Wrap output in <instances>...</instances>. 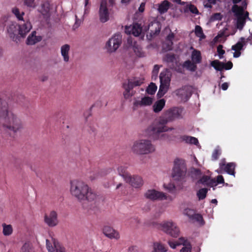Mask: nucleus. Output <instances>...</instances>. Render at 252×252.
<instances>
[{
  "instance_id": "1",
  "label": "nucleus",
  "mask_w": 252,
  "mask_h": 252,
  "mask_svg": "<svg viewBox=\"0 0 252 252\" xmlns=\"http://www.w3.org/2000/svg\"><path fill=\"white\" fill-rule=\"evenodd\" d=\"M181 112L178 108L175 107L166 111L164 115L157 121H155L146 129L147 134L154 140H165L168 135L164 132L172 130L166 125L168 123L178 118L180 116Z\"/></svg>"
},
{
  "instance_id": "2",
  "label": "nucleus",
  "mask_w": 252,
  "mask_h": 252,
  "mask_svg": "<svg viewBox=\"0 0 252 252\" xmlns=\"http://www.w3.org/2000/svg\"><path fill=\"white\" fill-rule=\"evenodd\" d=\"M0 125L3 135L14 137L23 128V123L18 115L8 110V104L0 98Z\"/></svg>"
},
{
  "instance_id": "3",
  "label": "nucleus",
  "mask_w": 252,
  "mask_h": 252,
  "mask_svg": "<svg viewBox=\"0 0 252 252\" xmlns=\"http://www.w3.org/2000/svg\"><path fill=\"white\" fill-rule=\"evenodd\" d=\"M70 193L78 201H94L96 194L93 190L83 181L73 180L70 181Z\"/></svg>"
},
{
  "instance_id": "4",
  "label": "nucleus",
  "mask_w": 252,
  "mask_h": 252,
  "mask_svg": "<svg viewBox=\"0 0 252 252\" xmlns=\"http://www.w3.org/2000/svg\"><path fill=\"white\" fill-rule=\"evenodd\" d=\"M32 28L31 23L27 21L23 24L18 25L16 22H11L7 26V31L10 38L17 42L19 35L22 37L26 36Z\"/></svg>"
},
{
  "instance_id": "5",
  "label": "nucleus",
  "mask_w": 252,
  "mask_h": 252,
  "mask_svg": "<svg viewBox=\"0 0 252 252\" xmlns=\"http://www.w3.org/2000/svg\"><path fill=\"white\" fill-rule=\"evenodd\" d=\"M132 152L138 155L152 153L155 151V146L150 140L141 139L135 141L131 148Z\"/></svg>"
},
{
  "instance_id": "6",
  "label": "nucleus",
  "mask_w": 252,
  "mask_h": 252,
  "mask_svg": "<svg viewBox=\"0 0 252 252\" xmlns=\"http://www.w3.org/2000/svg\"><path fill=\"white\" fill-rule=\"evenodd\" d=\"M232 11L236 17V27L239 30H242L246 24V20H251L249 17V13L244 11L243 6L234 4L232 7Z\"/></svg>"
},
{
  "instance_id": "7",
  "label": "nucleus",
  "mask_w": 252,
  "mask_h": 252,
  "mask_svg": "<svg viewBox=\"0 0 252 252\" xmlns=\"http://www.w3.org/2000/svg\"><path fill=\"white\" fill-rule=\"evenodd\" d=\"M187 168L185 160L177 158L174 162L172 176L177 181L183 180L187 174Z\"/></svg>"
},
{
  "instance_id": "8",
  "label": "nucleus",
  "mask_w": 252,
  "mask_h": 252,
  "mask_svg": "<svg viewBox=\"0 0 252 252\" xmlns=\"http://www.w3.org/2000/svg\"><path fill=\"white\" fill-rule=\"evenodd\" d=\"M122 42V36L120 33L115 34L106 42L105 48L110 53L116 51L121 45Z\"/></svg>"
},
{
  "instance_id": "9",
  "label": "nucleus",
  "mask_w": 252,
  "mask_h": 252,
  "mask_svg": "<svg viewBox=\"0 0 252 252\" xmlns=\"http://www.w3.org/2000/svg\"><path fill=\"white\" fill-rule=\"evenodd\" d=\"M162 230L173 237L179 236L180 230L177 225L172 221H166L161 225Z\"/></svg>"
},
{
  "instance_id": "10",
  "label": "nucleus",
  "mask_w": 252,
  "mask_h": 252,
  "mask_svg": "<svg viewBox=\"0 0 252 252\" xmlns=\"http://www.w3.org/2000/svg\"><path fill=\"white\" fill-rule=\"evenodd\" d=\"M144 195L146 199L152 201L167 199V196L165 193L154 189H148Z\"/></svg>"
},
{
  "instance_id": "11",
  "label": "nucleus",
  "mask_w": 252,
  "mask_h": 252,
  "mask_svg": "<svg viewBox=\"0 0 252 252\" xmlns=\"http://www.w3.org/2000/svg\"><path fill=\"white\" fill-rule=\"evenodd\" d=\"M175 94L182 101L186 102L188 100L192 94L191 89L189 86H184L176 90Z\"/></svg>"
},
{
  "instance_id": "12",
  "label": "nucleus",
  "mask_w": 252,
  "mask_h": 252,
  "mask_svg": "<svg viewBox=\"0 0 252 252\" xmlns=\"http://www.w3.org/2000/svg\"><path fill=\"white\" fill-rule=\"evenodd\" d=\"M44 221L49 227H54L58 225L59 220L57 213L55 211H51L44 216Z\"/></svg>"
},
{
  "instance_id": "13",
  "label": "nucleus",
  "mask_w": 252,
  "mask_h": 252,
  "mask_svg": "<svg viewBox=\"0 0 252 252\" xmlns=\"http://www.w3.org/2000/svg\"><path fill=\"white\" fill-rule=\"evenodd\" d=\"M220 173L226 172L227 174L235 176L236 163L234 162H229L225 163V161H221L220 164Z\"/></svg>"
},
{
  "instance_id": "14",
  "label": "nucleus",
  "mask_w": 252,
  "mask_h": 252,
  "mask_svg": "<svg viewBox=\"0 0 252 252\" xmlns=\"http://www.w3.org/2000/svg\"><path fill=\"white\" fill-rule=\"evenodd\" d=\"M125 181L134 188H140L143 185L142 177L138 175H130Z\"/></svg>"
},
{
  "instance_id": "15",
  "label": "nucleus",
  "mask_w": 252,
  "mask_h": 252,
  "mask_svg": "<svg viewBox=\"0 0 252 252\" xmlns=\"http://www.w3.org/2000/svg\"><path fill=\"white\" fill-rule=\"evenodd\" d=\"M99 19L101 22L105 23L109 19V13L106 2H101L99 10Z\"/></svg>"
},
{
  "instance_id": "16",
  "label": "nucleus",
  "mask_w": 252,
  "mask_h": 252,
  "mask_svg": "<svg viewBox=\"0 0 252 252\" xmlns=\"http://www.w3.org/2000/svg\"><path fill=\"white\" fill-rule=\"evenodd\" d=\"M241 41H238L236 44L232 46L231 49L235 51L233 53L234 58H238L240 56L241 53V50L243 49L244 46L246 45L247 41L244 37H241Z\"/></svg>"
},
{
  "instance_id": "17",
  "label": "nucleus",
  "mask_w": 252,
  "mask_h": 252,
  "mask_svg": "<svg viewBox=\"0 0 252 252\" xmlns=\"http://www.w3.org/2000/svg\"><path fill=\"white\" fill-rule=\"evenodd\" d=\"M142 27L141 24L138 23H134L132 27H126V33L127 34H132L135 36H139L142 32Z\"/></svg>"
},
{
  "instance_id": "18",
  "label": "nucleus",
  "mask_w": 252,
  "mask_h": 252,
  "mask_svg": "<svg viewBox=\"0 0 252 252\" xmlns=\"http://www.w3.org/2000/svg\"><path fill=\"white\" fill-rule=\"evenodd\" d=\"M50 4L48 2L42 3L39 9V12L43 16V18L47 23L49 22L50 17Z\"/></svg>"
},
{
  "instance_id": "19",
  "label": "nucleus",
  "mask_w": 252,
  "mask_h": 252,
  "mask_svg": "<svg viewBox=\"0 0 252 252\" xmlns=\"http://www.w3.org/2000/svg\"><path fill=\"white\" fill-rule=\"evenodd\" d=\"M103 234L110 239H118L120 235L118 231L109 226H105L103 228Z\"/></svg>"
},
{
  "instance_id": "20",
  "label": "nucleus",
  "mask_w": 252,
  "mask_h": 252,
  "mask_svg": "<svg viewBox=\"0 0 252 252\" xmlns=\"http://www.w3.org/2000/svg\"><path fill=\"white\" fill-rule=\"evenodd\" d=\"M153 99L149 96H145L141 100H136L133 103V108L136 109L139 106H149L152 104Z\"/></svg>"
},
{
  "instance_id": "21",
  "label": "nucleus",
  "mask_w": 252,
  "mask_h": 252,
  "mask_svg": "<svg viewBox=\"0 0 252 252\" xmlns=\"http://www.w3.org/2000/svg\"><path fill=\"white\" fill-rule=\"evenodd\" d=\"M148 30L152 35L159 33L160 31L159 23L156 21L150 22L148 25Z\"/></svg>"
},
{
  "instance_id": "22",
  "label": "nucleus",
  "mask_w": 252,
  "mask_h": 252,
  "mask_svg": "<svg viewBox=\"0 0 252 252\" xmlns=\"http://www.w3.org/2000/svg\"><path fill=\"white\" fill-rule=\"evenodd\" d=\"M35 34L36 32L34 31L28 37L26 41V43L28 45H33L42 39L41 36H37Z\"/></svg>"
},
{
  "instance_id": "23",
  "label": "nucleus",
  "mask_w": 252,
  "mask_h": 252,
  "mask_svg": "<svg viewBox=\"0 0 252 252\" xmlns=\"http://www.w3.org/2000/svg\"><path fill=\"white\" fill-rule=\"evenodd\" d=\"M191 59L196 64L201 63L202 56L201 52L196 49H193L191 55Z\"/></svg>"
},
{
  "instance_id": "24",
  "label": "nucleus",
  "mask_w": 252,
  "mask_h": 252,
  "mask_svg": "<svg viewBox=\"0 0 252 252\" xmlns=\"http://www.w3.org/2000/svg\"><path fill=\"white\" fill-rule=\"evenodd\" d=\"M69 50L70 46L68 44H64L61 47V54L65 62H68L69 61V57L68 53Z\"/></svg>"
},
{
  "instance_id": "25",
  "label": "nucleus",
  "mask_w": 252,
  "mask_h": 252,
  "mask_svg": "<svg viewBox=\"0 0 252 252\" xmlns=\"http://www.w3.org/2000/svg\"><path fill=\"white\" fill-rule=\"evenodd\" d=\"M189 244L187 240L184 237H180L178 242H173L172 241H168V244L170 247L173 249H175L178 245H183L184 246H188Z\"/></svg>"
},
{
  "instance_id": "26",
  "label": "nucleus",
  "mask_w": 252,
  "mask_h": 252,
  "mask_svg": "<svg viewBox=\"0 0 252 252\" xmlns=\"http://www.w3.org/2000/svg\"><path fill=\"white\" fill-rule=\"evenodd\" d=\"M165 104L164 99H161L155 102L153 105V110L155 113H158L162 110Z\"/></svg>"
},
{
  "instance_id": "27",
  "label": "nucleus",
  "mask_w": 252,
  "mask_h": 252,
  "mask_svg": "<svg viewBox=\"0 0 252 252\" xmlns=\"http://www.w3.org/2000/svg\"><path fill=\"white\" fill-rule=\"evenodd\" d=\"M183 66L191 71H195L197 69L196 64L189 60L186 61L184 63Z\"/></svg>"
},
{
  "instance_id": "28",
  "label": "nucleus",
  "mask_w": 252,
  "mask_h": 252,
  "mask_svg": "<svg viewBox=\"0 0 252 252\" xmlns=\"http://www.w3.org/2000/svg\"><path fill=\"white\" fill-rule=\"evenodd\" d=\"M127 166L126 165H121L118 167L117 170L119 174L123 177L126 180L130 175V174L127 171Z\"/></svg>"
},
{
  "instance_id": "29",
  "label": "nucleus",
  "mask_w": 252,
  "mask_h": 252,
  "mask_svg": "<svg viewBox=\"0 0 252 252\" xmlns=\"http://www.w3.org/2000/svg\"><path fill=\"white\" fill-rule=\"evenodd\" d=\"M169 85L160 83L159 90L157 94V96L159 98L163 96L167 92Z\"/></svg>"
},
{
  "instance_id": "30",
  "label": "nucleus",
  "mask_w": 252,
  "mask_h": 252,
  "mask_svg": "<svg viewBox=\"0 0 252 252\" xmlns=\"http://www.w3.org/2000/svg\"><path fill=\"white\" fill-rule=\"evenodd\" d=\"M160 83L170 85L171 79L168 74L166 73L162 72L159 75Z\"/></svg>"
},
{
  "instance_id": "31",
  "label": "nucleus",
  "mask_w": 252,
  "mask_h": 252,
  "mask_svg": "<svg viewBox=\"0 0 252 252\" xmlns=\"http://www.w3.org/2000/svg\"><path fill=\"white\" fill-rule=\"evenodd\" d=\"M181 138L183 141H185L187 143L197 145L199 143L198 139L194 137L184 135L182 136Z\"/></svg>"
},
{
  "instance_id": "32",
  "label": "nucleus",
  "mask_w": 252,
  "mask_h": 252,
  "mask_svg": "<svg viewBox=\"0 0 252 252\" xmlns=\"http://www.w3.org/2000/svg\"><path fill=\"white\" fill-rule=\"evenodd\" d=\"M3 227L2 233L4 236H9L13 232V228L11 224H6L5 223L2 224Z\"/></svg>"
},
{
  "instance_id": "33",
  "label": "nucleus",
  "mask_w": 252,
  "mask_h": 252,
  "mask_svg": "<svg viewBox=\"0 0 252 252\" xmlns=\"http://www.w3.org/2000/svg\"><path fill=\"white\" fill-rule=\"evenodd\" d=\"M211 65L217 71H221L223 69V63L218 60L213 61L211 63Z\"/></svg>"
},
{
  "instance_id": "34",
  "label": "nucleus",
  "mask_w": 252,
  "mask_h": 252,
  "mask_svg": "<svg viewBox=\"0 0 252 252\" xmlns=\"http://www.w3.org/2000/svg\"><path fill=\"white\" fill-rule=\"evenodd\" d=\"M153 247L154 250L152 252H158V251L161 252H166L167 251V249L164 245L158 242L154 243Z\"/></svg>"
},
{
  "instance_id": "35",
  "label": "nucleus",
  "mask_w": 252,
  "mask_h": 252,
  "mask_svg": "<svg viewBox=\"0 0 252 252\" xmlns=\"http://www.w3.org/2000/svg\"><path fill=\"white\" fill-rule=\"evenodd\" d=\"M208 189L206 188H202L200 189L196 193V195L199 200L205 199L207 196Z\"/></svg>"
},
{
  "instance_id": "36",
  "label": "nucleus",
  "mask_w": 252,
  "mask_h": 252,
  "mask_svg": "<svg viewBox=\"0 0 252 252\" xmlns=\"http://www.w3.org/2000/svg\"><path fill=\"white\" fill-rule=\"evenodd\" d=\"M169 8V2L165 0L158 6V10L160 13L166 12Z\"/></svg>"
},
{
  "instance_id": "37",
  "label": "nucleus",
  "mask_w": 252,
  "mask_h": 252,
  "mask_svg": "<svg viewBox=\"0 0 252 252\" xmlns=\"http://www.w3.org/2000/svg\"><path fill=\"white\" fill-rule=\"evenodd\" d=\"M194 32L196 36L202 39L205 38V35L203 33V30L200 26L196 25L195 26Z\"/></svg>"
},
{
  "instance_id": "38",
  "label": "nucleus",
  "mask_w": 252,
  "mask_h": 252,
  "mask_svg": "<svg viewBox=\"0 0 252 252\" xmlns=\"http://www.w3.org/2000/svg\"><path fill=\"white\" fill-rule=\"evenodd\" d=\"M143 83V80L141 79L135 80L133 81H128L127 86L132 89L134 87L136 86H140Z\"/></svg>"
},
{
  "instance_id": "39",
  "label": "nucleus",
  "mask_w": 252,
  "mask_h": 252,
  "mask_svg": "<svg viewBox=\"0 0 252 252\" xmlns=\"http://www.w3.org/2000/svg\"><path fill=\"white\" fill-rule=\"evenodd\" d=\"M157 90V86L154 83H151L146 89V92L149 94L153 95L155 94Z\"/></svg>"
},
{
  "instance_id": "40",
  "label": "nucleus",
  "mask_w": 252,
  "mask_h": 252,
  "mask_svg": "<svg viewBox=\"0 0 252 252\" xmlns=\"http://www.w3.org/2000/svg\"><path fill=\"white\" fill-rule=\"evenodd\" d=\"M12 11L19 20L22 21L24 22V21L23 18V16L24 15V12L20 13L19 9L16 7L13 8Z\"/></svg>"
},
{
  "instance_id": "41",
  "label": "nucleus",
  "mask_w": 252,
  "mask_h": 252,
  "mask_svg": "<svg viewBox=\"0 0 252 252\" xmlns=\"http://www.w3.org/2000/svg\"><path fill=\"white\" fill-rule=\"evenodd\" d=\"M174 37V34L173 33L171 32L169 33L167 36L166 37V40L168 42V46H167V50H170L172 49V45H173V39Z\"/></svg>"
},
{
  "instance_id": "42",
  "label": "nucleus",
  "mask_w": 252,
  "mask_h": 252,
  "mask_svg": "<svg viewBox=\"0 0 252 252\" xmlns=\"http://www.w3.org/2000/svg\"><path fill=\"white\" fill-rule=\"evenodd\" d=\"M133 51L136 56L139 57H143L145 56V54L142 51V48L138 45H134Z\"/></svg>"
},
{
  "instance_id": "43",
  "label": "nucleus",
  "mask_w": 252,
  "mask_h": 252,
  "mask_svg": "<svg viewBox=\"0 0 252 252\" xmlns=\"http://www.w3.org/2000/svg\"><path fill=\"white\" fill-rule=\"evenodd\" d=\"M164 60L168 63H173L175 60V57L174 54H167L165 55Z\"/></svg>"
},
{
  "instance_id": "44",
  "label": "nucleus",
  "mask_w": 252,
  "mask_h": 252,
  "mask_svg": "<svg viewBox=\"0 0 252 252\" xmlns=\"http://www.w3.org/2000/svg\"><path fill=\"white\" fill-rule=\"evenodd\" d=\"M124 87L125 89V91L124 92L123 94H124V97L126 99H127L130 96H131L132 95V94H130V91L132 89L130 87L129 88V87L127 85H124Z\"/></svg>"
},
{
  "instance_id": "45",
  "label": "nucleus",
  "mask_w": 252,
  "mask_h": 252,
  "mask_svg": "<svg viewBox=\"0 0 252 252\" xmlns=\"http://www.w3.org/2000/svg\"><path fill=\"white\" fill-rule=\"evenodd\" d=\"M186 9L187 10H189L191 13L193 14H198V10L197 8V7L193 5V4H189V5L187 6Z\"/></svg>"
},
{
  "instance_id": "46",
  "label": "nucleus",
  "mask_w": 252,
  "mask_h": 252,
  "mask_svg": "<svg viewBox=\"0 0 252 252\" xmlns=\"http://www.w3.org/2000/svg\"><path fill=\"white\" fill-rule=\"evenodd\" d=\"M220 155V151L218 149H215L212 153V159L213 160H217L219 158Z\"/></svg>"
},
{
  "instance_id": "47",
  "label": "nucleus",
  "mask_w": 252,
  "mask_h": 252,
  "mask_svg": "<svg viewBox=\"0 0 252 252\" xmlns=\"http://www.w3.org/2000/svg\"><path fill=\"white\" fill-rule=\"evenodd\" d=\"M210 179V177L207 176V175H204L202 177V178L198 181V183H201L202 184H206L207 185L208 182L209 181Z\"/></svg>"
},
{
  "instance_id": "48",
  "label": "nucleus",
  "mask_w": 252,
  "mask_h": 252,
  "mask_svg": "<svg viewBox=\"0 0 252 252\" xmlns=\"http://www.w3.org/2000/svg\"><path fill=\"white\" fill-rule=\"evenodd\" d=\"M191 220H195L197 222H202L203 220V217L201 215L199 214H195L192 217Z\"/></svg>"
},
{
  "instance_id": "49",
  "label": "nucleus",
  "mask_w": 252,
  "mask_h": 252,
  "mask_svg": "<svg viewBox=\"0 0 252 252\" xmlns=\"http://www.w3.org/2000/svg\"><path fill=\"white\" fill-rule=\"evenodd\" d=\"M223 46L222 45H219L217 47V52L219 54L220 59L222 58V55L225 53V51L223 50Z\"/></svg>"
},
{
  "instance_id": "50",
  "label": "nucleus",
  "mask_w": 252,
  "mask_h": 252,
  "mask_svg": "<svg viewBox=\"0 0 252 252\" xmlns=\"http://www.w3.org/2000/svg\"><path fill=\"white\" fill-rule=\"evenodd\" d=\"M184 214L191 219L193 215L194 214V211L193 209L188 208L184 210Z\"/></svg>"
},
{
  "instance_id": "51",
  "label": "nucleus",
  "mask_w": 252,
  "mask_h": 252,
  "mask_svg": "<svg viewBox=\"0 0 252 252\" xmlns=\"http://www.w3.org/2000/svg\"><path fill=\"white\" fill-rule=\"evenodd\" d=\"M191 173L195 176H200L202 173L200 169L193 168L191 169Z\"/></svg>"
},
{
  "instance_id": "52",
  "label": "nucleus",
  "mask_w": 252,
  "mask_h": 252,
  "mask_svg": "<svg viewBox=\"0 0 252 252\" xmlns=\"http://www.w3.org/2000/svg\"><path fill=\"white\" fill-rule=\"evenodd\" d=\"M24 3L28 7H34V0H23Z\"/></svg>"
},
{
  "instance_id": "53",
  "label": "nucleus",
  "mask_w": 252,
  "mask_h": 252,
  "mask_svg": "<svg viewBox=\"0 0 252 252\" xmlns=\"http://www.w3.org/2000/svg\"><path fill=\"white\" fill-rule=\"evenodd\" d=\"M233 67V63L231 61H229L226 63H223V69L225 70L231 69Z\"/></svg>"
},
{
  "instance_id": "54",
  "label": "nucleus",
  "mask_w": 252,
  "mask_h": 252,
  "mask_svg": "<svg viewBox=\"0 0 252 252\" xmlns=\"http://www.w3.org/2000/svg\"><path fill=\"white\" fill-rule=\"evenodd\" d=\"M46 247L48 251V252H54V248H55V247L54 248L52 246L50 242L48 240H46Z\"/></svg>"
},
{
  "instance_id": "55",
  "label": "nucleus",
  "mask_w": 252,
  "mask_h": 252,
  "mask_svg": "<svg viewBox=\"0 0 252 252\" xmlns=\"http://www.w3.org/2000/svg\"><path fill=\"white\" fill-rule=\"evenodd\" d=\"M54 246L56 250V252H65L64 248L61 247L60 246L57 245L55 241H54Z\"/></svg>"
},
{
  "instance_id": "56",
  "label": "nucleus",
  "mask_w": 252,
  "mask_h": 252,
  "mask_svg": "<svg viewBox=\"0 0 252 252\" xmlns=\"http://www.w3.org/2000/svg\"><path fill=\"white\" fill-rule=\"evenodd\" d=\"M216 181L217 185L219 184H222L224 182L223 177L222 175L218 176Z\"/></svg>"
},
{
  "instance_id": "57",
  "label": "nucleus",
  "mask_w": 252,
  "mask_h": 252,
  "mask_svg": "<svg viewBox=\"0 0 252 252\" xmlns=\"http://www.w3.org/2000/svg\"><path fill=\"white\" fill-rule=\"evenodd\" d=\"M207 185H208L210 187H213L214 186H217V184L216 183V181L215 179H210L209 181L208 182Z\"/></svg>"
},
{
  "instance_id": "58",
  "label": "nucleus",
  "mask_w": 252,
  "mask_h": 252,
  "mask_svg": "<svg viewBox=\"0 0 252 252\" xmlns=\"http://www.w3.org/2000/svg\"><path fill=\"white\" fill-rule=\"evenodd\" d=\"M181 252H191V247L190 245L189 246H186L183 247L180 251Z\"/></svg>"
},
{
  "instance_id": "59",
  "label": "nucleus",
  "mask_w": 252,
  "mask_h": 252,
  "mask_svg": "<svg viewBox=\"0 0 252 252\" xmlns=\"http://www.w3.org/2000/svg\"><path fill=\"white\" fill-rule=\"evenodd\" d=\"M145 2H142L138 8V11L140 12H144L145 10Z\"/></svg>"
},
{
  "instance_id": "60",
  "label": "nucleus",
  "mask_w": 252,
  "mask_h": 252,
  "mask_svg": "<svg viewBox=\"0 0 252 252\" xmlns=\"http://www.w3.org/2000/svg\"><path fill=\"white\" fill-rule=\"evenodd\" d=\"M22 252H33L31 249H29L26 245L23 246L22 248Z\"/></svg>"
},
{
  "instance_id": "61",
  "label": "nucleus",
  "mask_w": 252,
  "mask_h": 252,
  "mask_svg": "<svg viewBox=\"0 0 252 252\" xmlns=\"http://www.w3.org/2000/svg\"><path fill=\"white\" fill-rule=\"evenodd\" d=\"M159 69V65H158L157 64L155 65L154 67L153 70V73L154 74H157L158 72Z\"/></svg>"
},
{
  "instance_id": "62",
  "label": "nucleus",
  "mask_w": 252,
  "mask_h": 252,
  "mask_svg": "<svg viewBox=\"0 0 252 252\" xmlns=\"http://www.w3.org/2000/svg\"><path fill=\"white\" fill-rule=\"evenodd\" d=\"M229 84L227 82L223 83L221 85V88L223 91L226 90L228 88Z\"/></svg>"
},
{
  "instance_id": "63",
  "label": "nucleus",
  "mask_w": 252,
  "mask_h": 252,
  "mask_svg": "<svg viewBox=\"0 0 252 252\" xmlns=\"http://www.w3.org/2000/svg\"><path fill=\"white\" fill-rule=\"evenodd\" d=\"M25 99V97L22 94H20L18 96V99L17 100V102H22V99Z\"/></svg>"
},
{
  "instance_id": "64",
  "label": "nucleus",
  "mask_w": 252,
  "mask_h": 252,
  "mask_svg": "<svg viewBox=\"0 0 252 252\" xmlns=\"http://www.w3.org/2000/svg\"><path fill=\"white\" fill-rule=\"evenodd\" d=\"M90 133L91 134L93 133V134L94 135L95 134V127L90 126Z\"/></svg>"
}]
</instances>
